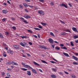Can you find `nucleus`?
<instances>
[{
	"label": "nucleus",
	"instance_id": "f257e3e1",
	"mask_svg": "<svg viewBox=\"0 0 78 78\" xmlns=\"http://www.w3.org/2000/svg\"><path fill=\"white\" fill-rule=\"evenodd\" d=\"M6 65H10V64H12V65H15V66H18V64L17 63L14 62H13V61H12V62H9L6 63Z\"/></svg>",
	"mask_w": 78,
	"mask_h": 78
},
{
	"label": "nucleus",
	"instance_id": "f03ea898",
	"mask_svg": "<svg viewBox=\"0 0 78 78\" xmlns=\"http://www.w3.org/2000/svg\"><path fill=\"white\" fill-rule=\"evenodd\" d=\"M38 13L40 14H41H41L43 16H44V12L42 11L38 10Z\"/></svg>",
	"mask_w": 78,
	"mask_h": 78
},
{
	"label": "nucleus",
	"instance_id": "7ed1b4c3",
	"mask_svg": "<svg viewBox=\"0 0 78 78\" xmlns=\"http://www.w3.org/2000/svg\"><path fill=\"white\" fill-rule=\"evenodd\" d=\"M39 47L40 48H41V49H42L44 48V50H46L47 49V48H46V47L45 46H43L42 45H39Z\"/></svg>",
	"mask_w": 78,
	"mask_h": 78
},
{
	"label": "nucleus",
	"instance_id": "20e7f679",
	"mask_svg": "<svg viewBox=\"0 0 78 78\" xmlns=\"http://www.w3.org/2000/svg\"><path fill=\"white\" fill-rule=\"evenodd\" d=\"M48 41L50 44H53V42H54V41L53 39H52L51 38H49L48 39Z\"/></svg>",
	"mask_w": 78,
	"mask_h": 78
},
{
	"label": "nucleus",
	"instance_id": "39448f33",
	"mask_svg": "<svg viewBox=\"0 0 78 78\" xmlns=\"http://www.w3.org/2000/svg\"><path fill=\"white\" fill-rule=\"evenodd\" d=\"M24 67L25 68H29V69H33V68L31 67L30 66L28 65H26L24 66Z\"/></svg>",
	"mask_w": 78,
	"mask_h": 78
},
{
	"label": "nucleus",
	"instance_id": "423d86ee",
	"mask_svg": "<svg viewBox=\"0 0 78 78\" xmlns=\"http://www.w3.org/2000/svg\"><path fill=\"white\" fill-rule=\"evenodd\" d=\"M24 43H24L23 44V42H21L20 43V45H21V46H22V47H25V45H27V43H25V42H23Z\"/></svg>",
	"mask_w": 78,
	"mask_h": 78
},
{
	"label": "nucleus",
	"instance_id": "0eeeda50",
	"mask_svg": "<svg viewBox=\"0 0 78 78\" xmlns=\"http://www.w3.org/2000/svg\"><path fill=\"white\" fill-rule=\"evenodd\" d=\"M13 47L15 48H16V49H17V50H18V49H19V46L18 45H14L13 46Z\"/></svg>",
	"mask_w": 78,
	"mask_h": 78
},
{
	"label": "nucleus",
	"instance_id": "6e6552de",
	"mask_svg": "<svg viewBox=\"0 0 78 78\" xmlns=\"http://www.w3.org/2000/svg\"><path fill=\"white\" fill-rule=\"evenodd\" d=\"M72 29L74 31H75L76 33H78V31L77 30V29H76V28L74 27H73L72 28Z\"/></svg>",
	"mask_w": 78,
	"mask_h": 78
},
{
	"label": "nucleus",
	"instance_id": "1a4fd4ad",
	"mask_svg": "<svg viewBox=\"0 0 78 78\" xmlns=\"http://www.w3.org/2000/svg\"><path fill=\"white\" fill-rule=\"evenodd\" d=\"M24 17L25 18H26L27 19H30V16L28 15H24Z\"/></svg>",
	"mask_w": 78,
	"mask_h": 78
},
{
	"label": "nucleus",
	"instance_id": "9d476101",
	"mask_svg": "<svg viewBox=\"0 0 78 78\" xmlns=\"http://www.w3.org/2000/svg\"><path fill=\"white\" fill-rule=\"evenodd\" d=\"M60 6H64V7H65V8H67V6H66V5L64 4H60Z\"/></svg>",
	"mask_w": 78,
	"mask_h": 78
},
{
	"label": "nucleus",
	"instance_id": "9b49d317",
	"mask_svg": "<svg viewBox=\"0 0 78 78\" xmlns=\"http://www.w3.org/2000/svg\"><path fill=\"white\" fill-rule=\"evenodd\" d=\"M2 12L4 14H7L8 12V11L5 9H3L2 10Z\"/></svg>",
	"mask_w": 78,
	"mask_h": 78
},
{
	"label": "nucleus",
	"instance_id": "f8f14e48",
	"mask_svg": "<svg viewBox=\"0 0 78 78\" xmlns=\"http://www.w3.org/2000/svg\"><path fill=\"white\" fill-rule=\"evenodd\" d=\"M32 69V72L34 73H35V74H37V71H36V70H35L34 69Z\"/></svg>",
	"mask_w": 78,
	"mask_h": 78
},
{
	"label": "nucleus",
	"instance_id": "ddd939ff",
	"mask_svg": "<svg viewBox=\"0 0 78 78\" xmlns=\"http://www.w3.org/2000/svg\"><path fill=\"white\" fill-rule=\"evenodd\" d=\"M63 55L65 56H66L67 57H69V54H68L66 53L65 52L63 53Z\"/></svg>",
	"mask_w": 78,
	"mask_h": 78
},
{
	"label": "nucleus",
	"instance_id": "4468645a",
	"mask_svg": "<svg viewBox=\"0 0 78 78\" xmlns=\"http://www.w3.org/2000/svg\"><path fill=\"white\" fill-rule=\"evenodd\" d=\"M73 58L74 59L76 60V61H78V58L74 56H73Z\"/></svg>",
	"mask_w": 78,
	"mask_h": 78
},
{
	"label": "nucleus",
	"instance_id": "2eb2a0df",
	"mask_svg": "<svg viewBox=\"0 0 78 78\" xmlns=\"http://www.w3.org/2000/svg\"><path fill=\"white\" fill-rule=\"evenodd\" d=\"M33 63L34 64H35V65H36V66H40V65H39V64H38V63H36V62H34Z\"/></svg>",
	"mask_w": 78,
	"mask_h": 78
},
{
	"label": "nucleus",
	"instance_id": "dca6fc26",
	"mask_svg": "<svg viewBox=\"0 0 78 78\" xmlns=\"http://www.w3.org/2000/svg\"><path fill=\"white\" fill-rule=\"evenodd\" d=\"M51 78H56V76H55V75H53V74H51Z\"/></svg>",
	"mask_w": 78,
	"mask_h": 78
},
{
	"label": "nucleus",
	"instance_id": "f3484780",
	"mask_svg": "<svg viewBox=\"0 0 78 78\" xmlns=\"http://www.w3.org/2000/svg\"><path fill=\"white\" fill-rule=\"evenodd\" d=\"M27 75H28L29 76H30L31 75V72H30V71H27Z\"/></svg>",
	"mask_w": 78,
	"mask_h": 78
},
{
	"label": "nucleus",
	"instance_id": "a211bd4d",
	"mask_svg": "<svg viewBox=\"0 0 78 78\" xmlns=\"http://www.w3.org/2000/svg\"><path fill=\"white\" fill-rule=\"evenodd\" d=\"M1 74L2 76L4 77L5 76V75L6 74V73L4 72H2L1 73Z\"/></svg>",
	"mask_w": 78,
	"mask_h": 78
},
{
	"label": "nucleus",
	"instance_id": "6ab92c4d",
	"mask_svg": "<svg viewBox=\"0 0 78 78\" xmlns=\"http://www.w3.org/2000/svg\"><path fill=\"white\" fill-rule=\"evenodd\" d=\"M41 24L43 25V26H45L46 25H47V24L44 23H41Z\"/></svg>",
	"mask_w": 78,
	"mask_h": 78
},
{
	"label": "nucleus",
	"instance_id": "aec40b11",
	"mask_svg": "<svg viewBox=\"0 0 78 78\" xmlns=\"http://www.w3.org/2000/svg\"><path fill=\"white\" fill-rule=\"evenodd\" d=\"M0 38H2V39H3V38H4L2 34L0 33Z\"/></svg>",
	"mask_w": 78,
	"mask_h": 78
},
{
	"label": "nucleus",
	"instance_id": "412c9836",
	"mask_svg": "<svg viewBox=\"0 0 78 78\" xmlns=\"http://www.w3.org/2000/svg\"><path fill=\"white\" fill-rule=\"evenodd\" d=\"M73 39H77V38H78V36L77 35H75V36H73Z\"/></svg>",
	"mask_w": 78,
	"mask_h": 78
},
{
	"label": "nucleus",
	"instance_id": "4be33fe9",
	"mask_svg": "<svg viewBox=\"0 0 78 78\" xmlns=\"http://www.w3.org/2000/svg\"><path fill=\"white\" fill-rule=\"evenodd\" d=\"M9 51L10 54H13V51H11V50H9Z\"/></svg>",
	"mask_w": 78,
	"mask_h": 78
},
{
	"label": "nucleus",
	"instance_id": "5701e85b",
	"mask_svg": "<svg viewBox=\"0 0 78 78\" xmlns=\"http://www.w3.org/2000/svg\"><path fill=\"white\" fill-rule=\"evenodd\" d=\"M51 70H52V71H54V72H56L57 71V70L54 68H52Z\"/></svg>",
	"mask_w": 78,
	"mask_h": 78
},
{
	"label": "nucleus",
	"instance_id": "b1692460",
	"mask_svg": "<svg viewBox=\"0 0 78 78\" xmlns=\"http://www.w3.org/2000/svg\"><path fill=\"white\" fill-rule=\"evenodd\" d=\"M50 35H51V36H53V37H55V35H54L53 33L52 32H51L50 33Z\"/></svg>",
	"mask_w": 78,
	"mask_h": 78
},
{
	"label": "nucleus",
	"instance_id": "393cba45",
	"mask_svg": "<svg viewBox=\"0 0 78 78\" xmlns=\"http://www.w3.org/2000/svg\"><path fill=\"white\" fill-rule=\"evenodd\" d=\"M55 48L56 50H59V49H60V48L59 47H55Z\"/></svg>",
	"mask_w": 78,
	"mask_h": 78
},
{
	"label": "nucleus",
	"instance_id": "a878e982",
	"mask_svg": "<svg viewBox=\"0 0 78 78\" xmlns=\"http://www.w3.org/2000/svg\"><path fill=\"white\" fill-rule=\"evenodd\" d=\"M21 69L22 70H23L24 71H27V70H28V69H27L24 68H21Z\"/></svg>",
	"mask_w": 78,
	"mask_h": 78
},
{
	"label": "nucleus",
	"instance_id": "bb28decb",
	"mask_svg": "<svg viewBox=\"0 0 78 78\" xmlns=\"http://www.w3.org/2000/svg\"><path fill=\"white\" fill-rule=\"evenodd\" d=\"M71 76L73 78H76V76H75L74 75H71Z\"/></svg>",
	"mask_w": 78,
	"mask_h": 78
},
{
	"label": "nucleus",
	"instance_id": "cd10ccee",
	"mask_svg": "<svg viewBox=\"0 0 78 78\" xmlns=\"http://www.w3.org/2000/svg\"><path fill=\"white\" fill-rule=\"evenodd\" d=\"M3 56H4V57H6V54H5V51L3 52Z\"/></svg>",
	"mask_w": 78,
	"mask_h": 78
},
{
	"label": "nucleus",
	"instance_id": "c85d7f7f",
	"mask_svg": "<svg viewBox=\"0 0 78 78\" xmlns=\"http://www.w3.org/2000/svg\"><path fill=\"white\" fill-rule=\"evenodd\" d=\"M61 48L62 49H64V50H67V48L66 47H61Z\"/></svg>",
	"mask_w": 78,
	"mask_h": 78
},
{
	"label": "nucleus",
	"instance_id": "c756f323",
	"mask_svg": "<svg viewBox=\"0 0 78 78\" xmlns=\"http://www.w3.org/2000/svg\"><path fill=\"white\" fill-rule=\"evenodd\" d=\"M23 5L25 7H26V8H27V7H28V5H27V4L23 3Z\"/></svg>",
	"mask_w": 78,
	"mask_h": 78
},
{
	"label": "nucleus",
	"instance_id": "7c9ffc66",
	"mask_svg": "<svg viewBox=\"0 0 78 78\" xmlns=\"http://www.w3.org/2000/svg\"><path fill=\"white\" fill-rule=\"evenodd\" d=\"M6 76H8V77H10V76H11L10 74H9V73H6Z\"/></svg>",
	"mask_w": 78,
	"mask_h": 78
},
{
	"label": "nucleus",
	"instance_id": "2f4dec72",
	"mask_svg": "<svg viewBox=\"0 0 78 78\" xmlns=\"http://www.w3.org/2000/svg\"><path fill=\"white\" fill-rule=\"evenodd\" d=\"M41 62H42L43 63H45V64H47V62L46 61L44 60H41Z\"/></svg>",
	"mask_w": 78,
	"mask_h": 78
},
{
	"label": "nucleus",
	"instance_id": "473e14b6",
	"mask_svg": "<svg viewBox=\"0 0 78 78\" xmlns=\"http://www.w3.org/2000/svg\"><path fill=\"white\" fill-rule=\"evenodd\" d=\"M73 64H74V65H78V63L76 62H73Z\"/></svg>",
	"mask_w": 78,
	"mask_h": 78
},
{
	"label": "nucleus",
	"instance_id": "72a5a7b5",
	"mask_svg": "<svg viewBox=\"0 0 78 78\" xmlns=\"http://www.w3.org/2000/svg\"><path fill=\"white\" fill-rule=\"evenodd\" d=\"M34 37L35 38H36V39H37V36L35 35H32V37Z\"/></svg>",
	"mask_w": 78,
	"mask_h": 78
},
{
	"label": "nucleus",
	"instance_id": "f704fd0d",
	"mask_svg": "<svg viewBox=\"0 0 78 78\" xmlns=\"http://www.w3.org/2000/svg\"><path fill=\"white\" fill-rule=\"evenodd\" d=\"M34 30H38V31H40V29H39L37 28H34Z\"/></svg>",
	"mask_w": 78,
	"mask_h": 78
},
{
	"label": "nucleus",
	"instance_id": "c9c22d12",
	"mask_svg": "<svg viewBox=\"0 0 78 78\" xmlns=\"http://www.w3.org/2000/svg\"><path fill=\"white\" fill-rule=\"evenodd\" d=\"M27 31L28 32H29V33H33V31L31 30H28Z\"/></svg>",
	"mask_w": 78,
	"mask_h": 78
},
{
	"label": "nucleus",
	"instance_id": "e433bc0d",
	"mask_svg": "<svg viewBox=\"0 0 78 78\" xmlns=\"http://www.w3.org/2000/svg\"><path fill=\"white\" fill-rule=\"evenodd\" d=\"M70 44L71 46H72L73 47V46H74V44H73V43H72V42H70Z\"/></svg>",
	"mask_w": 78,
	"mask_h": 78
},
{
	"label": "nucleus",
	"instance_id": "4c0bfd02",
	"mask_svg": "<svg viewBox=\"0 0 78 78\" xmlns=\"http://www.w3.org/2000/svg\"><path fill=\"white\" fill-rule=\"evenodd\" d=\"M38 27L39 28H41V29H42V26L41 25H39Z\"/></svg>",
	"mask_w": 78,
	"mask_h": 78
},
{
	"label": "nucleus",
	"instance_id": "58836bf2",
	"mask_svg": "<svg viewBox=\"0 0 78 78\" xmlns=\"http://www.w3.org/2000/svg\"><path fill=\"white\" fill-rule=\"evenodd\" d=\"M65 31H66V32H69V33H71V31H70L69 30H65Z\"/></svg>",
	"mask_w": 78,
	"mask_h": 78
},
{
	"label": "nucleus",
	"instance_id": "ea45409f",
	"mask_svg": "<svg viewBox=\"0 0 78 78\" xmlns=\"http://www.w3.org/2000/svg\"><path fill=\"white\" fill-rule=\"evenodd\" d=\"M5 33L6 35H9V32H5Z\"/></svg>",
	"mask_w": 78,
	"mask_h": 78
},
{
	"label": "nucleus",
	"instance_id": "a19ab883",
	"mask_svg": "<svg viewBox=\"0 0 78 78\" xmlns=\"http://www.w3.org/2000/svg\"><path fill=\"white\" fill-rule=\"evenodd\" d=\"M23 21L24 22V23H28V22H27V20H24Z\"/></svg>",
	"mask_w": 78,
	"mask_h": 78
},
{
	"label": "nucleus",
	"instance_id": "79ce46f5",
	"mask_svg": "<svg viewBox=\"0 0 78 78\" xmlns=\"http://www.w3.org/2000/svg\"><path fill=\"white\" fill-rule=\"evenodd\" d=\"M28 44L29 45H33V43L30 42H29Z\"/></svg>",
	"mask_w": 78,
	"mask_h": 78
},
{
	"label": "nucleus",
	"instance_id": "37998d69",
	"mask_svg": "<svg viewBox=\"0 0 78 78\" xmlns=\"http://www.w3.org/2000/svg\"><path fill=\"white\" fill-rule=\"evenodd\" d=\"M21 37L22 38V39H24V38H27V37L26 36H21Z\"/></svg>",
	"mask_w": 78,
	"mask_h": 78
},
{
	"label": "nucleus",
	"instance_id": "c03bdc74",
	"mask_svg": "<svg viewBox=\"0 0 78 78\" xmlns=\"http://www.w3.org/2000/svg\"><path fill=\"white\" fill-rule=\"evenodd\" d=\"M12 28H13V29H14V30H16V27L13 26L12 27Z\"/></svg>",
	"mask_w": 78,
	"mask_h": 78
},
{
	"label": "nucleus",
	"instance_id": "a18cd8bd",
	"mask_svg": "<svg viewBox=\"0 0 78 78\" xmlns=\"http://www.w3.org/2000/svg\"><path fill=\"white\" fill-rule=\"evenodd\" d=\"M50 5H51L52 6H53V5H54V4H53V2H51Z\"/></svg>",
	"mask_w": 78,
	"mask_h": 78
},
{
	"label": "nucleus",
	"instance_id": "49530a36",
	"mask_svg": "<svg viewBox=\"0 0 78 78\" xmlns=\"http://www.w3.org/2000/svg\"><path fill=\"white\" fill-rule=\"evenodd\" d=\"M59 21L61 22V23H63V24H65V23L64 22H63V21H62L61 20H60Z\"/></svg>",
	"mask_w": 78,
	"mask_h": 78
},
{
	"label": "nucleus",
	"instance_id": "de8ad7c7",
	"mask_svg": "<svg viewBox=\"0 0 78 78\" xmlns=\"http://www.w3.org/2000/svg\"><path fill=\"white\" fill-rule=\"evenodd\" d=\"M28 6H29V7H30V8H33V6H31L30 5H28Z\"/></svg>",
	"mask_w": 78,
	"mask_h": 78
},
{
	"label": "nucleus",
	"instance_id": "09e8293b",
	"mask_svg": "<svg viewBox=\"0 0 78 78\" xmlns=\"http://www.w3.org/2000/svg\"><path fill=\"white\" fill-rule=\"evenodd\" d=\"M61 34L63 36H65V35H66V34L65 33H62Z\"/></svg>",
	"mask_w": 78,
	"mask_h": 78
},
{
	"label": "nucleus",
	"instance_id": "8fccbe9b",
	"mask_svg": "<svg viewBox=\"0 0 78 78\" xmlns=\"http://www.w3.org/2000/svg\"><path fill=\"white\" fill-rule=\"evenodd\" d=\"M20 19L22 20H25V19H24V18H23V17H20Z\"/></svg>",
	"mask_w": 78,
	"mask_h": 78
},
{
	"label": "nucleus",
	"instance_id": "3c124183",
	"mask_svg": "<svg viewBox=\"0 0 78 78\" xmlns=\"http://www.w3.org/2000/svg\"><path fill=\"white\" fill-rule=\"evenodd\" d=\"M39 1L40 2H42V3H43V2H44V1L43 0H39Z\"/></svg>",
	"mask_w": 78,
	"mask_h": 78
},
{
	"label": "nucleus",
	"instance_id": "603ef678",
	"mask_svg": "<svg viewBox=\"0 0 78 78\" xmlns=\"http://www.w3.org/2000/svg\"><path fill=\"white\" fill-rule=\"evenodd\" d=\"M60 45L61 47H64V44H60Z\"/></svg>",
	"mask_w": 78,
	"mask_h": 78
},
{
	"label": "nucleus",
	"instance_id": "864d4df0",
	"mask_svg": "<svg viewBox=\"0 0 78 78\" xmlns=\"http://www.w3.org/2000/svg\"><path fill=\"white\" fill-rule=\"evenodd\" d=\"M26 2H30V0H24Z\"/></svg>",
	"mask_w": 78,
	"mask_h": 78
},
{
	"label": "nucleus",
	"instance_id": "5fc2aeb1",
	"mask_svg": "<svg viewBox=\"0 0 78 78\" xmlns=\"http://www.w3.org/2000/svg\"><path fill=\"white\" fill-rule=\"evenodd\" d=\"M22 64L23 65V66H25V63H23V62H22Z\"/></svg>",
	"mask_w": 78,
	"mask_h": 78
},
{
	"label": "nucleus",
	"instance_id": "6e6d98bb",
	"mask_svg": "<svg viewBox=\"0 0 78 78\" xmlns=\"http://www.w3.org/2000/svg\"><path fill=\"white\" fill-rule=\"evenodd\" d=\"M68 5L70 6V7H72V5L71 4L68 3Z\"/></svg>",
	"mask_w": 78,
	"mask_h": 78
},
{
	"label": "nucleus",
	"instance_id": "4d7b16f0",
	"mask_svg": "<svg viewBox=\"0 0 78 78\" xmlns=\"http://www.w3.org/2000/svg\"><path fill=\"white\" fill-rule=\"evenodd\" d=\"M25 11L26 12H28V10H27V9H25Z\"/></svg>",
	"mask_w": 78,
	"mask_h": 78
},
{
	"label": "nucleus",
	"instance_id": "13d9d810",
	"mask_svg": "<svg viewBox=\"0 0 78 78\" xmlns=\"http://www.w3.org/2000/svg\"><path fill=\"white\" fill-rule=\"evenodd\" d=\"M75 42L76 44L78 43V40H75Z\"/></svg>",
	"mask_w": 78,
	"mask_h": 78
},
{
	"label": "nucleus",
	"instance_id": "bf43d9fd",
	"mask_svg": "<svg viewBox=\"0 0 78 78\" xmlns=\"http://www.w3.org/2000/svg\"><path fill=\"white\" fill-rule=\"evenodd\" d=\"M11 19H12V20H15V19H14V18L12 17H11Z\"/></svg>",
	"mask_w": 78,
	"mask_h": 78
},
{
	"label": "nucleus",
	"instance_id": "052dcab7",
	"mask_svg": "<svg viewBox=\"0 0 78 78\" xmlns=\"http://www.w3.org/2000/svg\"><path fill=\"white\" fill-rule=\"evenodd\" d=\"M5 18H4L2 20V22H5Z\"/></svg>",
	"mask_w": 78,
	"mask_h": 78
},
{
	"label": "nucleus",
	"instance_id": "680f3d73",
	"mask_svg": "<svg viewBox=\"0 0 78 78\" xmlns=\"http://www.w3.org/2000/svg\"><path fill=\"white\" fill-rule=\"evenodd\" d=\"M19 6H20V8H22V5H19Z\"/></svg>",
	"mask_w": 78,
	"mask_h": 78
},
{
	"label": "nucleus",
	"instance_id": "e2e57ef3",
	"mask_svg": "<svg viewBox=\"0 0 78 78\" xmlns=\"http://www.w3.org/2000/svg\"><path fill=\"white\" fill-rule=\"evenodd\" d=\"M53 60H54V61H56V62H58V61H57V60H56V59L53 58Z\"/></svg>",
	"mask_w": 78,
	"mask_h": 78
},
{
	"label": "nucleus",
	"instance_id": "0e129e2a",
	"mask_svg": "<svg viewBox=\"0 0 78 78\" xmlns=\"http://www.w3.org/2000/svg\"><path fill=\"white\" fill-rule=\"evenodd\" d=\"M51 46L53 47V48H55V45L51 44Z\"/></svg>",
	"mask_w": 78,
	"mask_h": 78
},
{
	"label": "nucleus",
	"instance_id": "69168bd1",
	"mask_svg": "<svg viewBox=\"0 0 78 78\" xmlns=\"http://www.w3.org/2000/svg\"><path fill=\"white\" fill-rule=\"evenodd\" d=\"M64 72H65V73H66V74H69V73L66 71H64Z\"/></svg>",
	"mask_w": 78,
	"mask_h": 78
},
{
	"label": "nucleus",
	"instance_id": "338daca9",
	"mask_svg": "<svg viewBox=\"0 0 78 78\" xmlns=\"http://www.w3.org/2000/svg\"><path fill=\"white\" fill-rule=\"evenodd\" d=\"M6 50H8V47H5L4 48Z\"/></svg>",
	"mask_w": 78,
	"mask_h": 78
},
{
	"label": "nucleus",
	"instance_id": "774afa93",
	"mask_svg": "<svg viewBox=\"0 0 78 78\" xmlns=\"http://www.w3.org/2000/svg\"><path fill=\"white\" fill-rule=\"evenodd\" d=\"M39 71L41 72H42V70H41V69H39Z\"/></svg>",
	"mask_w": 78,
	"mask_h": 78
}]
</instances>
